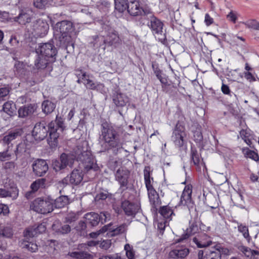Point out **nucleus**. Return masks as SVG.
<instances>
[{
    "instance_id": "obj_28",
    "label": "nucleus",
    "mask_w": 259,
    "mask_h": 259,
    "mask_svg": "<svg viewBox=\"0 0 259 259\" xmlns=\"http://www.w3.org/2000/svg\"><path fill=\"white\" fill-rule=\"evenodd\" d=\"M144 182L147 191L154 189L153 186V178L151 177L150 167L146 166L144 170Z\"/></svg>"
},
{
    "instance_id": "obj_24",
    "label": "nucleus",
    "mask_w": 259,
    "mask_h": 259,
    "mask_svg": "<svg viewBox=\"0 0 259 259\" xmlns=\"http://www.w3.org/2000/svg\"><path fill=\"white\" fill-rule=\"evenodd\" d=\"M189 253V250L185 246H177L176 248L171 250L169 253L170 258H184Z\"/></svg>"
},
{
    "instance_id": "obj_51",
    "label": "nucleus",
    "mask_w": 259,
    "mask_h": 259,
    "mask_svg": "<svg viewBox=\"0 0 259 259\" xmlns=\"http://www.w3.org/2000/svg\"><path fill=\"white\" fill-rule=\"evenodd\" d=\"M258 21L254 19H251L246 21L244 22L245 25L249 28L253 29L256 30L257 27Z\"/></svg>"
},
{
    "instance_id": "obj_44",
    "label": "nucleus",
    "mask_w": 259,
    "mask_h": 259,
    "mask_svg": "<svg viewBox=\"0 0 259 259\" xmlns=\"http://www.w3.org/2000/svg\"><path fill=\"white\" fill-rule=\"evenodd\" d=\"M242 152L245 156L247 158H249L255 161L258 160V155L254 151L250 150L248 148H244L242 149Z\"/></svg>"
},
{
    "instance_id": "obj_41",
    "label": "nucleus",
    "mask_w": 259,
    "mask_h": 259,
    "mask_svg": "<svg viewBox=\"0 0 259 259\" xmlns=\"http://www.w3.org/2000/svg\"><path fill=\"white\" fill-rule=\"evenodd\" d=\"M71 257L76 259L90 258L91 254L87 251H74L70 253Z\"/></svg>"
},
{
    "instance_id": "obj_48",
    "label": "nucleus",
    "mask_w": 259,
    "mask_h": 259,
    "mask_svg": "<svg viewBox=\"0 0 259 259\" xmlns=\"http://www.w3.org/2000/svg\"><path fill=\"white\" fill-rule=\"evenodd\" d=\"M124 250L126 252V255L128 259H134L135 257V252L133 247L129 244H126L124 245Z\"/></svg>"
},
{
    "instance_id": "obj_37",
    "label": "nucleus",
    "mask_w": 259,
    "mask_h": 259,
    "mask_svg": "<svg viewBox=\"0 0 259 259\" xmlns=\"http://www.w3.org/2000/svg\"><path fill=\"white\" fill-rule=\"evenodd\" d=\"M42 110L46 114L52 113L56 107V105L49 100H45L42 103Z\"/></svg>"
},
{
    "instance_id": "obj_2",
    "label": "nucleus",
    "mask_w": 259,
    "mask_h": 259,
    "mask_svg": "<svg viewBox=\"0 0 259 259\" xmlns=\"http://www.w3.org/2000/svg\"><path fill=\"white\" fill-rule=\"evenodd\" d=\"M100 138L108 149H112L116 153L122 149L120 136L111 123L105 122L102 124Z\"/></svg>"
},
{
    "instance_id": "obj_63",
    "label": "nucleus",
    "mask_w": 259,
    "mask_h": 259,
    "mask_svg": "<svg viewBox=\"0 0 259 259\" xmlns=\"http://www.w3.org/2000/svg\"><path fill=\"white\" fill-rule=\"evenodd\" d=\"M221 91L224 94L231 96V91L227 85L223 83L221 87Z\"/></svg>"
},
{
    "instance_id": "obj_21",
    "label": "nucleus",
    "mask_w": 259,
    "mask_h": 259,
    "mask_svg": "<svg viewBox=\"0 0 259 259\" xmlns=\"http://www.w3.org/2000/svg\"><path fill=\"white\" fill-rule=\"evenodd\" d=\"M126 10L131 15L134 16L141 15L144 12L138 0H128Z\"/></svg>"
},
{
    "instance_id": "obj_43",
    "label": "nucleus",
    "mask_w": 259,
    "mask_h": 259,
    "mask_svg": "<svg viewBox=\"0 0 259 259\" xmlns=\"http://www.w3.org/2000/svg\"><path fill=\"white\" fill-rule=\"evenodd\" d=\"M46 180L45 179H39L33 182L30 188L33 192L37 191L39 188L45 187Z\"/></svg>"
},
{
    "instance_id": "obj_55",
    "label": "nucleus",
    "mask_w": 259,
    "mask_h": 259,
    "mask_svg": "<svg viewBox=\"0 0 259 259\" xmlns=\"http://www.w3.org/2000/svg\"><path fill=\"white\" fill-rule=\"evenodd\" d=\"M16 166V164L14 161L6 162L4 164V168L9 171H13Z\"/></svg>"
},
{
    "instance_id": "obj_46",
    "label": "nucleus",
    "mask_w": 259,
    "mask_h": 259,
    "mask_svg": "<svg viewBox=\"0 0 259 259\" xmlns=\"http://www.w3.org/2000/svg\"><path fill=\"white\" fill-rule=\"evenodd\" d=\"M14 69L15 74L21 76L25 72V65L22 62L16 61L15 63Z\"/></svg>"
},
{
    "instance_id": "obj_49",
    "label": "nucleus",
    "mask_w": 259,
    "mask_h": 259,
    "mask_svg": "<svg viewBox=\"0 0 259 259\" xmlns=\"http://www.w3.org/2000/svg\"><path fill=\"white\" fill-rule=\"evenodd\" d=\"M203 139V136L199 128L193 132V140L196 143L200 142Z\"/></svg>"
},
{
    "instance_id": "obj_25",
    "label": "nucleus",
    "mask_w": 259,
    "mask_h": 259,
    "mask_svg": "<svg viewBox=\"0 0 259 259\" xmlns=\"http://www.w3.org/2000/svg\"><path fill=\"white\" fill-rule=\"evenodd\" d=\"M32 11L29 9L21 11L19 16L15 18V20L19 24L24 25L31 20Z\"/></svg>"
},
{
    "instance_id": "obj_13",
    "label": "nucleus",
    "mask_w": 259,
    "mask_h": 259,
    "mask_svg": "<svg viewBox=\"0 0 259 259\" xmlns=\"http://www.w3.org/2000/svg\"><path fill=\"white\" fill-rule=\"evenodd\" d=\"M130 171L124 167H120L115 174V180L120 185V189L122 191L127 189Z\"/></svg>"
},
{
    "instance_id": "obj_32",
    "label": "nucleus",
    "mask_w": 259,
    "mask_h": 259,
    "mask_svg": "<svg viewBox=\"0 0 259 259\" xmlns=\"http://www.w3.org/2000/svg\"><path fill=\"white\" fill-rule=\"evenodd\" d=\"M53 230L60 234L68 233L71 231L70 226L67 224L61 225L58 222H55L52 226Z\"/></svg>"
},
{
    "instance_id": "obj_1",
    "label": "nucleus",
    "mask_w": 259,
    "mask_h": 259,
    "mask_svg": "<svg viewBox=\"0 0 259 259\" xmlns=\"http://www.w3.org/2000/svg\"><path fill=\"white\" fill-rule=\"evenodd\" d=\"M65 128L62 119L61 117H56L55 121L51 122L48 127H47L45 122L36 123L33 128L32 134L35 140L41 141L44 140L49 133L50 139L49 143L52 142V144L55 145L59 136L60 133L62 132Z\"/></svg>"
},
{
    "instance_id": "obj_38",
    "label": "nucleus",
    "mask_w": 259,
    "mask_h": 259,
    "mask_svg": "<svg viewBox=\"0 0 259 259\" xmlns=\"http://www.w3.org/2000/svg\"><path fill=\"white\" fill-rule=\"evenodd\" d=\"M69 203V199L66 196H61L55 199L54 205L56 208H62L67 205Z\"/></svg>"
},
{
    "instance_id": "obj_5",
    "label": "nucleus",
    "mask_w": 259,
    "mask_h": 259,
    "mask_svg": "<svg viewBox=\"0 0 259 259\" xmlns=\"http://www.w3.org/2000/svg\"><path fill=\"white\" fill-rule=\"evenodd\" d=\"M203 254V250H199L198 259H221L222 255H229L230 254V251L221 244H217L207 251L205 255Z\"/></svg>"
},
{
    "instance_id": "obj_42",
    "label": "nucleus",
    "mask_w": 259,
    "mask_h": 259,
    "mask_svg": "<svg viewBox=\"0 0 259 259\" xmlns=\"http://www.w3.org/2000/svg\"><path fill=\"white\" fill-rule=\"evenodd\" d=\"M52 2V0H34L33 5L35 7L43 9L48 7Z\"/></svg>"
},
{
    "instance_id": "obj_54",
    "label": "nucleus",
    "mask_w": 259,
    "mask_h": 259,
    "mask_svg": "<svg viewBox=\"0 0 259 259\" xmlns=\"http://www.w3.org/2000/svg\"><path fill=\"white\" fill-rule=\"evenodd\" d=\"M240 136L243 140L249 138L251 136L250 130L248 128L241 130L240 132Z\"/></svg>"
},
{
    "instance_id": "obj_52",
    "label": "nucleus",
    "mask_w": 259,
    "mask_h": 259,
    "mask_svg": "<svg viewBox=\"0 0 259 259\" xmlns=\"http://www.w3.org/2000/svg\"><path fill=\"white\" fill-rule=\"evenodd\" d=\"M10 91L8 88H0V101L6 100V98L8 96Z\"/></svg>"
},
{
    "instance_id": "obj_61",
    "label": "nucleus",
    "mask_w": 259,
    "mask_h": 259,
    "mask_svg": "<svg viewBox=\"0 0 259 259\" xmlns=\"http://www.w3.org/2000/svg\"><path fill=\"white\" fill-rule=\"evenodd\" d=\"M108 193L106 192H102L98 194L96 197L95 200H105L107 198Z\"/></svg>"
},
{
    "instance_id": "obj_27",
    "label": "nucleus",
    "mask_w": 259,
    "mask_h": 259,
    "mask_svg": "<svg viewBox=\"0 0 259 259\" xmlns=\"http://www.w3.org/2000/svg\"><path fill=\"white\" fill-rule=\"evenodd\" d=\"M152 32L153 33L157 34H162L163 32V23L157 19L156 17H153L150 21V24H149Z\"/></svg>"
},
{
    "instance_id": "obj_17",
    "label": "nucleus",
    "mask_w": 259,
    "mask_h": 259,
    "mask_svg": "<svg viewBox=\"0 0 259 259\" xmlns=\"http://www.w3.org/2000/svg\"><path fill=\"white\" fill-rule=\"evenodd\" d=\"M121 207L128 216L135 215L141 210L140 204L139 203H131L128 200H125L121 203Z\"/></svg>"
},
{
    "instance_id": "obj_12",
    "label": "nucleus",
    "mask_w": 259,
    "mask_h": 259,
    "mask_svg": "<svg viewBox=\"0 0 259 259\" xmlns=\"http://www.w3.org/2000/svg\"><path fill=\"white\" fill-rule=\"evenodd\" d=\"M54 30L56 34H60L64 37L73 31V24L70 21H62L56 24Z\"/></svg>"
},
{
    "instance_id": "obj_36",
    "label": "nucleus",
    "mask_w": 259,
    "mask_h": 259,
    "mask_svg": "<svg viewBox=\"0 0 259 259\" xmlns=\"http://www.w3.org/2000/svg\"><path fill=\"white\" fill-rule=\"evenodd\" d=\"M239 250L242 252L244 255L247 257H250L251 259H255L256 255H259V251L257 250H252L249 247L245 246H240L238 248Z\"/></svg>"
},
{
    "instance_id": "obj_22",
    "label": "nucleus",
    "mask_w": 259,
    "mask_h": 259,
    "mask_svg": "<svg viewBox=\"0 0 259 259\" xmlns=\"http://www.w3.org/2000/svg\"><path fill=\"white\" fill-rule=\"evenodd\" d=\"M191 157L194 164L197 167L198 170L201 171L202 169L203 172L204 173L206 170V166L203 162V160L200 155L197 152L196 149H191Z\"/></svg>"
},
{
    "instance_id": "obj_64",
    "label": "nucleus",
    "mask_w": 259,
    "mask_h": 259,
    "mask_svg": "<svg viewBox=\"0 0 259 259\" xmlns=\"http://www.w3.org/2000/svg\"><path fill=\"white\" fill-rule=\"evenodd\" d=\"M190 235L188 234V233L183 234L182 237H181L178 239L176 240V242L177 243L180 242H186L187 240V239L189 238Z\"/></svg>"
},
{
    "instance_id": "obj_26",
    "label": "nucleus",
    "mask_w": 259,
    "mask_h": 259,
    "mask_svg": "<svg viewBox=\"0 0 259 259\" xmlns=\"http://www.w3.org/2000/svg\"><path fill=\"white\" fill-rule=\"evenodd\" d=\"M113 101L117 107H124L130 102V99L127 95L121 93H117L113 96Z\"/></svg>"
},
{
    "instance_id": "obj_35",
    "label": "nucleus",
    "mask_w": 259,
    "mask_h": 259,
    "mask_svg": "<svg viewBox=\"0 0 259 259\" xmlns=\"http://www.w3.org/2000/svg\"><path fill=\"white\" fill-rule=\"evenodd\" d=\"M3 110L8 115L13 116L16 113V105L13 101H9L3 105Z\"/></svg>"
},
{
    "instance_id": "obj_62",
    "label": "nucleus",
    "mask_w": 259,
    "mask_h": 259,
    "mask_svg": "<svg viewBox=\"0 0 259 259\" xmlns=\"http://www.w3.org/2000/svg\"><path fill=\"white\" fill-rule=\"evenodd\" d=\"M245 78L250 82L256 81L255 77L249 71L244 73Z\"/></svg>"
},
{
    "instance_id": "obj_19",
    "label": "nucleus",
    "mask_w": 259,
    "mask_h": 259,
    "mask_svg": "<svg viewBox=\"0 0 259 259\" xmlns=\"http://www.w3.org/2000/svg\"><path fill=\"white\" fill-rule=\"evenodd\" d=\"M18 194V189L14 184L9 187L5 186L4 188H0V198L11 197L13 199H16Z\"/></svg>"
},
{
    "instance_id": "obj_33",
    "label": "nucleus",
    "mask_w": 259,
    "mask_h": 259,
    "mask_svg": "<svg viewBox=\"0 0 259 259\" xmlns=\"http://www.w3.org/2000/svg\"><path fill=\"white\" fill-rule=\"evenodd\" d=\"M19 136H20V134L18 131H11L4 136L2 141L4 144L9 145L12 141L16 139Z\"/></svg>"
},
{
    "instance_id": "obj_29",
    "label": "nucleus",
    "mask_w": 259,
    "mask_h": 259,
    "mask_svg": "<svg viewBox=\"0 0 259 259\" xmlns=\"http://www.w3.org/2000/svg\"><path fill=\"white\" fill-rule=\"evenodd\" d=\"M35 110V106L30 104L21 107L18 110V116L24 118L32 114Z\"/></svg>"
},
{
    "instance_id": "obj_56",
    "label": "nucleus",
    "mask_w": 259,
    "mask_h": 259,
    "mask_svg": "<svg viewBox=\"0 0 259 259\" xmlns=\"http://www.w3.org/2000/svg\"><path fill=\"white\" fill-rule=\"evenodd\" d=\"M160 82L162 84V88L163 91L167 92V88L166 87L169 85L168 82L167 77L166 75H164L159 80Z\"/></svg>"
},
{
    "instance_id": "obj_7",
    "label": "nucleus",
    "mask_w": 259,
    "mask_h": 259,
    "mask_svg": "<svg viewBox=\"0 0 259 259\" xmlns=\"http://www.w3.org/2000/svg\"><path fill=\"white\" fill-rule=\"evenodd\" d=\"M186 137V132L185 125L179 121L178 122L173 130L171 137L172 141L176 146L181 147L185 144Z\"/></svg>"
},
{
    "instance_id": "obj_6",
    "label": "nucleus",
    "mask_w": 259,
    "mask_h": 259,
    "mask_svg": "<svg viewBox=\"0 0 259 259\" xmlns=\"http://www.w3.org/2000/svg\"><path fill=\"white\" fill-rule=\"evenodd\" d=\"M53 200L37 198L31 203L30 208L37 213L46 214L53 211Z\"/></svg>"
},
{
    "instance_id": "obj_9",
    "label": "nucleus",
    "mask_w": 259,
    "mask_h": 259,
    "mask_svg": "<svg viewBox=\"0 0 259 259\" xmlns=\"http://www.w3.org/2000/svg\"><path fill=\"white\" fill-rule=\"evenodd\" d=\"M75 161L73 155H68L63 153L60 156V161L55 160L53 162V168L58 171L64 169L67 165L71 167Z\"/></svg>"
},
{
    "instance_id": "obj_11",
    "label": "nucleus",
    "mask_w": 259,
    "mask_h": 259,
    "mask_svg": "<svg viewBox=\"0 0 259 259\" xmlns=\"http://www.w3.org/2000/svg\"><path fill=\"white\" fill-rule=\"evenodd\" d=\"M159 212L164 219V222H158V228L163 231L166 226L168 225V222L172 220V217L174 215L173 210L169 206H163L160 208Z\"/></svg>"
},
{
    "instance_id": "obj_59",
    "label": "nucleus",
    "mask_w": 259,
    "mask_h": 259,
    "mask_svg": "<svg viewBox=\"0 0 259 259\" xmlns=\"http://www.w3.org/2000/svg\"><path fill=\"white\" fill-rule=\"evenodd\" d=\"M9 213V209L8 205L4 204H0V215H7Z\"/></svg>"
},
{
    "instance_id": "obj_18",
    "label": "nucleus",
    "mask_w": 259,
    "mask_h": 259,
    "mask_svg": "<svg viewBox=\"0 0 259 259\" xmlns=\"http://www.w3.org/2000/svg\"><path fill=\"white\" fill-rule=\"evenodd\" d=\"M32 168L35 175L38 177H41L48 171L49 166L46 160L38 159L33 163Z\"/></svg>"
},
{
    "instance_id": "obj_50",
    "label": "nucleus",
    "mask_w": 259,
    "mask_h": 259,
    "mask_svg": "<svg viewBox=\"0 0 259 259\" xmlns=\"http://www.w3.org/2000/svg\"><path fill=\"white\" fill-rule=\"evenodd\" d=\"M12 154L9 152V149L3 152H0V161H4L8 160L11 158Z\"/></svg>"
},
{
    "instance_id": "obj_47",
    "label": "nucleus",
    "mask_w": 259,
    "mask_h": 259,
    "mask_svg": "<svg viewBox=\"0 0 259 259\" xmlns=\"http://www.w3.org/2000/svg\"><path fill=\"white\" fill-rule=\"evenodd\" d=\"M238 229L242 234L245 238L247 239H250L248 227L246 226L240 224L238 225Z\"/></svg>"
},
{
    "instance_id": "obj_58",
    "label": "nucleus",
    "mask_w": 259,
    "mask_h": 259,
    "mask_svg": "<svg viewBox=\"0 0 259 259\" xmlns=\"http://www.w3.org/2000/svg\"><path fill=\"white\" fill-rule=\"evenodd\" d=\"M227 18L235 23L237 19V13L231 11L227 16Z\"/></svg>"
},
{
    "instance_id": "obj_14",
    "label": "nucleus",
    "mask_w": 259,
    "mask_h": 259,
    "mask_svg": "<svg viewBox=\"0 0 259 259\" xmlns=\"http://www.w3.org/2000/svg\"><path fill=\"white\" fill-rule=\"evenodd\" d=\"M124 226H120L116 228L112 227L111 224L107 225H105L102 227L99 231L96 233H92L90 235L92 237H95L99 235L101 233H105L107 232V235L108 236H114L117 235L120 233L124 232Z\"/></svg>"
},
{
    "instance_id": "obj_53",
    "label": "nucleus",
    "mask_w": 259,
    "mask_h": 259,
    "mask_svg": "<svg viewBox=\"0 0 259 259\" xmlns=\"http://www.w3.org/2000/svg\"><path fill=\"white\" fill-rule=\"evenodd\" d=\"M120 161L116 159H112L108 162V167L110 169L114 170L120 165Z\"/></svg>"
},
{
    "instance_id": "obj_4",
    "label": "nucleus",
    "mask_w": 259,
    "mask_h": 259,
    "mask_svg": "<svg viewBox=\"0 0 259 259\" xmlns=\"http://www.w3.org/2000/svg\"><path fill=\"white\" fill-rule=\"evenodd\" d=\"M38 56L35 61V66L37 69L45 68L47 65L55 62L57 51L51 43L40 44L36 49Z\"/></svg>"
},
{
    "instance_id": "obj_57",
    "label": "nucleus",
    "mask_w": 259,
    "mask_h": 259,
    "mask_svg": "<svg viewBox=\"0 0 259 259\" xmlns=\"http://www.w3.org/2000/svg\"><path fill=\"white\" fill-rule=\"evenodd\" d=\"M111 245V240H104L101 242L100 246L102 249L107 250L110 247Z\"/></svg>"
},
{
    "instance_id": "obj_8",
    "label": "nucleus",
    "mask_w": 259,
    "mask_h": 259,
    "mask_svg": "<svg viewBox=\"0 0 259 259\" xmlns=\"http://www.w3.org/2000/svg\"><path fill=\"white\" fill-rule=\"evenodd\" d=\"M84 219L87 223L90 224L92 226H97L99 222L101 221L104 223L110 219V214L107 212H102L99 215L94 212L87 213L84 215Z\"/></svg>"
},
{
    "instance_id": "obj_16",
    "label": "nucleus",
    "mask_w": 259,
    "mask_h": 259,
    "mask_svg": "<svg viewBox=\"0 0 259 259\" xmlns=\"http://www.w3.org/2000/svg\"><path fill=\"white\" fill-rule=\"evenodd\" d=\"M192 192V186L190 185L186 186L182 194L180 201L181 205L186 206L189 209L192 208L193 206L191 198Z\"/></svg>"
},
{
    "instance_id": "obj_3",
    "label": "nucleus",
    "mask_w": 259,
    "mask_h": 259,
    "mask_svg": "<svg viewBox=\"0 0 259 259\" xmlns=\"http://www.w3.org/2000/svg\"><path fill=\"white\" fill-rule=\"evenodd\" d=\"M86 143H83L82 146H78L74 151V155H73L75 161H77L80 169H83L84 171L90 169L97 171L99 167L96 163L94 157L91 151L88 150Z\"/></svg>"
},
{
    "instance_id": "obj_15",
    "label": "nucleus",
    "mask_w": 259,
    "mask_h": 259,
    "mask_svg": "<svg viewBox=\"0 0 259 259\" xmlns=\"http://www.w3.org/2000/svg\"><path fill=\"white\" fill-rule=\"evenodd\" d=\"M97 38L102 42V43L100 42L99 44L100 46L103 44H105L110 46L116 47L121 42V39L116 31L109 32L105 38L104 36H97Z\"/></svg>"
},
{
    "instance_id": "obj_20",
    "label": "nucleus",
    "mask_w": 259,
    "mask_h": 259,
    "mask_svg": "<svg viewBox=\"0 0 259 259\" xmlns=\"http://www.w3.org/2000/svg\"><path fill=\"white\" fill-rule=\"evenodd\" d=\"M46 230V226L45 224L41 223L38 225L30 227L24 231V237H34L37 234L45 232Z\"/></svg>"
},
{
    "instance_id": "obj_39",
    "label": "nucleus",
    "mask_w": 259,
    "mask_h": 259,
    "mask_svg": "<svg viewBox=\"0 0 259 259\" xmlns=\"http://www.w3.org/2000/svg\"><path fill=\"white\" fill-rule=\"evenodd\" d=\"M115 8L119 12H123L126 10L128 0H114Z\"/></svg>"
},
{
    "instance_id": "obj_23",
    "label": "nucleus",
    "mask_w": 259,
    "mask_h": 259,
    "mask_svg": "<svg viewBox=\"0 0 259 259\" xmlns=\"http://www.w3.org/2000/svg\"><path fill=\"white\" fill-rule=\"evenodd\" d=\"M193 241L199 248L207 247L212 243L210 237L205 233H201L197 237H194Z\"/></svg>"
},
{
    "instance_id": "obj_34",
    "label": "nucleus",
    "mask_w": 259,
    "mask_h": 259,
    "mask_svg": "<svg viewBox=\"0 0 259 259\" xmlns=\"http://www.w3.org/2000/svg\"><path fill=\"white\" fill-rule=\"evenodd\" d=\"M30 238L31 237H28V238H26L24 237V239L21 243V245L23 248L27 249L28 250L32 252H35L38 250V245L36 243H34L32 241H29V240Z\"/></svg>"
},
{
    "instance_id": "obj_31",
    "label": "nucleus",
    "mask_w": 259,
    "mask_h": 259,
    "mask_svg": "<svg viewBox=\"0 0 259 259\" xmlns=\"http://www.w3.org/2000/svg\"><path fill=\"white\" fill-rule=\"evenodd\" d=\"M82 179L83 174L82 170L75 169L72 171L69 181L72 184L78 185L82 181Z\"/></svg>"
},
{
    "instance_id": "obj_60",
    "label": "nucleus",
    "mask_w": 259,
    "mask_h": 259,
    "mask_svg": "<svg viewBox=\"0 0 259 259\" xmlns=\"http://www.w3.org/2000/svg\"><path fill=\"white\" fill-rule=\"evenodd\" d=\"M204 23L207 26H210L213 23V18L207 13L205 15Z\"/></svg>"
},
{
    "instance_id": "obj_40",
    "label": "nucleus",
    "mask_w": 259,
    "mask_h": 259,
    "mask_svg": "<svg viewBox=\"0 0 259 259\" xmlns=\"http://www.w3.org/2000/svg\"><path fill=\"white\" fill-rule=\"evenodd\" d=\"M83 84L87 88L91 90H100L102 89L104 85L102 83L100 82H94L91 78H89L86 82H83Z\"/></svg>"
},
{
    "instance_id": "obj_45",
    "label": "nucleus",
    "mask_w": 259,
    "mask_h": 259,
    "mask_svg": "<svg viewBox=\"0 0 259 259\" xmlns=\"http://www.w3.org/2000/svg\"><path fill=\"white\" fill-rule=\"evenodd\" d=\"M13 235L12 229L9 227H5L0 231V236L2 239L6 241L5 238H10ZM6 242V241H5ZM7 243V242H6Z\"/></svg>"
},
{
    "instance_id": "obj_10",
    "label": "nucleus",
    "mask_w": 259,
    "mask_h": 259,
    "mask_svg": "<svg viewBox=\"0 0 259 259\" xmlns=\"http://www.w3.org/2000/svg\"><path fill=\"white\" fill-rule=\"evenodd\" d=\"M49 29L48 22L46 20L39 19L33 22L32 33L35 36L42 37L47 34Z\"/></svg>"
},
{
    "instance_id": "obj_30",
    "label": "nucleus",
    "mask_w": 259,
    "mask_h": 259,
    "mask_svg": "<svg viewBox=\"0 0 259 259\" xmlns=\"http://www.w3.org/2000/svg\"><path fill=\"white\" fill-rule=\"evenodd\" d=\"M147 191L150 204L153 207L156 208L161 203L158 194L154 189Z\"/></svg>"
}]
</instances>
